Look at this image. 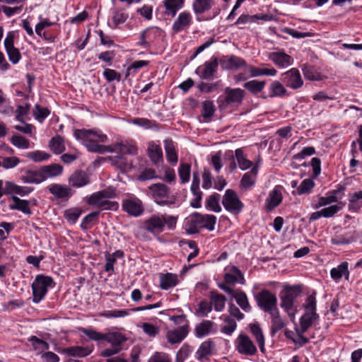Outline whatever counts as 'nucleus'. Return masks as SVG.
<instances>
[{
	"label": "nucleus",
	"mask_w": 362,
	"mask_h": 362,
	"mask_svg": "<svg viewBox=\"0 0 362 362\" xmlns=\"http://www.w3.org/2000/svg\"><path fill=\"white\" fill-rule=\"evenodd\" d=\"M110 194L105 191H100L93 194L88 199V204L98 207L101 210H116L118 208V204L115 202H111L108 199Z\"/></svg>",
	"instance_id": "obj_9"
},
{
	"label": "nucleus",
	"mask_w": 362,
	"mask_h": 362,
	"mask_svg": "<svg viewBox=\"0 0 362 362\" xmlns=\"http://www.w3.org/2000/svg\"><path fill=\"white\" fill-rule=\"evenodd\" d=\"M236 350L245 356H254L257 354V348L252 340L246 334H240L235 340Z\"/></svg>",
	"instance_id": "obj_11"
},
{
	"label": "nucleus",
	"mask_w": 362,
	"mask_h": 362,
	"mask_svg": "<svg viewBox=\"0 0 362 362\" xmlns=\"http://www.w3.org/2000/svg\"><path fill=\"white\" fill-rule=\"evenodd\" d=\"M330 276L336 282H338L343 276L345 277L346 280L349 281V263L347 262H343L337 267L332 268L330 271Z\"/></svg>",
	"instance_id": "obj_23"
},
{
	"label": "nucleus",
	"mask_w": 362,
	"mask_h": 362,
	"mask_svg": "<svg viewBox=\"0 0 362 362\" xmlns=\"http://www.w3.org/2000/svg\"><path fill=\"white\" fill-rule=\"evenodd\" d=\"M209 298L212 308H214L216 312H222L224 310L226 303V298L225 296L213 290L209 291Z\"/></svg>",
	"instance_id": "obj_20"
},
{
	"label": "nucleus",
	"mask_w": 362,
	"mask_h": 362,
	"mask_svg": "<svg viewBox=\"0 0 362 362\" xmlns=\"http://www.w3.org/2000/svg\"><path fill=\"white\" fill-rule=\"evenodd\" d=\"M362 206V191L354 193L350 199L349 209L351 211H358Z\"/></svg>",
	"instance_id": "obj_46"
},
{
	"label": "nucleus",
	"mask_w": 362,
	"mask_h": 362,
	"mask_svg": "<svg viewBox=\"0 0 362 362\" xmlns=\"http://www.w3.org/2000/svg\"><path fill=\"white\" fill-rule=\"evenodd\" d=\"M155 202L160 206H170L175 203L176 198L170 195L169 188L163 183H156L148 187Z\"/></svg>",
	"instance_id": "obj_3"
},
{
	"label": "nucleus",
	"mask_w": 362,
	"mask_h": 362,
	"mask_svg": "<svg viewBox=\"0 0 362 362\" xmlns=\"http://www.w3.org/2000/svg\"><path fill=\"white\" fill-rule=\"evenodd\" d=\"M164 148L168 161L173 164H176L177 162V154L176 153L175 146L173 140L165 139L164 141Z\"/></svg>",
	"instance_id": "obj_33"
},
{
	"label": "nucleus",
	"mask_w": 362,
	"mask_h": 362,
	"mask_svg": "<svg viewBox=\"0 0 362 362\" xmlns=\"http://www.w3.org/2000/svg\"><path fill=\"white\" fill-rule=\"evenodd\" d=\"M281 80L287 86L293 89L299 88L303 84L299 71L295 68H292L288 71L283 73L281 75Z\"/></svg>",
	"instance_id": "obj_13"
},
{
	"label": "nucleus",
	"mask_w": 362,
	"mask_h": 362,
	"mask_svg": "<svg viewBox=\"0 0 362 362\" xmlns=\"http://www.w3.org/2000/svg\"><path fill=\"white\" fill-rule=\"evenodd\" d=\"M214 348V344L207 340L201 344L197 351V358L198 361H202L204 358L212 355Z\"/></svg>",
	"instance_id": "obj_29"
},
{
	"label": "nucleus",
	"mask_w": 362,
	"mask_h": 362,
	"mask_svg": "<svg viewBox=\"0 0 362 362\" xmlns=\"http://www.w3.org/2000/svg\"><path fill=\"white\" fill-rule=\"evenodd\" d=\"M62 352L74 357H86L90 354L92 349L76 346L64 349Z\"/></svg>",
	"instance_id": "obj_31"
},
{
	"label": "nucleus",
	"mask_w": 362,
	"mask_h": 362,
	"mask_svg": "<svg viewBox=\"0 0 362 362\" xmlns=\"http://www.w3.org/2000/svg\"><path fill=\"white\" fill-rule=\"evenodd\" d=\"M250 331L255 336L261 352H264V337L262 329L258 324H250Z\"/></svg>",
	"instance_id": "obj_40"
},
{
	"label": "nucleus",
	"mask_w": 362,
	"mask_h": 362,
	"mask_svg": "<svg viewBox=\"0 0 362 362\" xmlns=\"http://www.w3.org/2000/svg\"><path fill=\"white\" fill-rule=\"evenodd\" d=\"M300 289L297 287L286 288L281 294V307L288 313L291 320L295 317L293 303L296 298L300 295Z\"/></svg>",
	"instance_id": "obj_7"
},
{
	"label": "nucleus",
	"mask_w": 362,
	"mask_h": 362,
	"mask_svg": "<svg viewBox=\"0 0 362 362\" xmlns=\"http://www.w3.org/2000/svg\"><path fill=\"white\" fill-rule=\"evenodd\" d=\"M144 228L146 230L153 233L159 234L164 230L163 218L161 216L153 215L145 221Z\"/></svg>",
	"instance_id": "obj_16"
},
{
	"label": "nucleus",
	"mask_w": 362,
	"mask_h": 362,
	"mask_svg": "<svg viewBox=\"0 0 362 362\" xmlns=\"http://www.w3.org/2000/svg\"><path fill=\"white\" fill-rule=\"evenodd\" d=\"M258 307L264 312L271 313L278 310L277 298L275 294L264 289L255 296Z\"/></svg>",
	"instance_id": "obj_8"
},
{
	"label": "nucleus",
	"mask_w": 362,
	"mask_h": 362,
	"mask_svg": "<svg viewBox=\"0 0 362 362\" xmlns=\"http://www.w3.org/2000/svg\"><path fill=\"white\" fill-rule=\"evenodd\" d=\"M148 154L152 162L156 164L162 160V150L159 146L154 144L153 142L148 144Z\"/></svg>",
	"instance_id": "obj_39"
},
{
	"label": "nucleus",
	"mask_w": 362,
	"mask_h": 362,
	"mask_svg": "<svg viewBox=\"0 0 362 362\" xmlns=\"http://www.w3.org/2000/svg\"><path fill=\"white\" fill-rule=\"evenodd\" d=\"M269 59L279 67H286L293 64L292 57L281 52H271L269 54Z\"/></svg>",
	"instance_id": "obj_22"
},
{
	"label": "nucleus",
	"mask_w": 362,
	"mask_h": 362,
	"mask_svg": "<svg viewBox=\"0 0 362 362\" xmlns=\"http://www.w3.org/2000/svg\"><path fill=\"white\" fill-rule=\"evenodd\" d=\"M108 159L112 165L116 166L117 168L122 170H124L128 165L127 158L123 156L119 155L116 156H111L109 157Z\"/></svg>",
	"instance_id": "obj_58"
},
{
	"label": "nucleus",
	"mask_w": 362,
	"mask_h": 362,
	"mask_svg": "<svg viewBox=\"0 0 362 362\" xmlns=\"http://www.w3.org/2000/svg\"><path fill=\"white\" fill-rule=\"evenodd\" d=\"M222 65L227 69H238L246 64L245 61L237 56L225 57L221 61Z\"/></svg>",
	"instance_id": "obj_26"
},
{
	"label": "nucleus",
	"mask_w": 362,
	"mask_h": 362,
	"mask_svg": "<svg viewBox=\"0 0 362 362\" xmlns=\"http://www.w3.org/2000/svg\"><path fill=\"white\" fill-rule=\"evenodd\" d=\"M89 182V176L83 170H76L69 177V185L74 187H82Z\"/></svg>",
	"instance_id": "obj_19"
},
{
	"label": "nucleus",
	"mask_w": 362,
	"mask_h": 362,
	"mask_svg": "<svg viewBox=\"0 0 362 362\" xmlns=\"http://www.w3.org/2000/svg\"><path fill=\"white\" fill-rule=\"evenodd\" d=\"M255 178L250 173H245L240 180V187L247 189L252 187L255 183Z\"/></svg>",
	"instance_id": "obj_62"
},
{
	"label": "nucleus",
	"mask_w": 362,
	"mask_h": 362,
	"mask_svg": "<svg viewBox=\"0 0 362 362\" xmlns=\"http://www.w3.org/2000/svg\"><path fill=\"white\" fill-rule=\"evenodd\" d=\"M161 218H163V224L164 228L165 225L170 230L174 229L175 228L178 218L177 216L164 214L161 215Z\"/></svg>",
	"instance_id": "obj_64"
},
{
	"label": "nucleus",
	"mask_w": 362,
	"mask_h": 362,
	"mask_svg": "<svg viewBox=\"0 0 362 362\" xmlns=\"http://www.w3.org/2000/svg\"><path fill=\"white\" fill-rule=\"evenodd\" d=\"M214 323L210 320H204L195 327L196 334L198 337H203L208 335L213 327Z\"/></svg>",
	"instance_id": "obj_43"
},
{
	"label": "nucleus",
	"mask_w": 362,
	"mask_h": 362,
	"mask_svg": "<svg viewBox=\"0 0 362 362\" xmlns=\"http://www.w3.org/2000/svg\"><path fill=\"white\" fill-rule=\"evenodd\" d=\"M103 340L110 344L112 346H119L127 341V338L119 332H110L104 334Z\"/></svg>",
	"instance_id": "obj_34"
},
{
	"label": "nucleus",
	"mask_w": 362,
	"mask_h": 362,
	"mask_svg": "<svg viewBox=\"0 0 362 362\" xmlns=\"http://www.w3.org/2000/svg\"><path fill=\"white\" fill-rule=\"evenodd\" d=\"M188 334V325H184L176 329L168 331L166 337L170 344L180 343Z\"/></svg>",
	"instance_id": "obj_15"
},
{
	"label": "nucleus",
	"mask_w": 362,
	"mask_h": 362,
	"mask_svg": "<svg viewBox=\"0 0 362 362\" xmlns=\"http://www.w3.org/2000/svg\"><path fill=\"white\" fill-rule=\"evenodd\" d=\"M339 190H333L332 192V194L328 197H321L318 199V203L314 206L315 209H317L319 207L326 206L333 202H337V194Z\"/></svg>",
	"instance_id": "obj_54"
},
{
	"label": "nucleus",
	"mask_w": 362,
	"mask_h": 362,
	"mask_svg": "<svg viewBox=\"0 0 362 362\" xmlns=\"http://www.w3.org/2000/svg\"><path fill=\"white\" fill-rule=\"evenodd\" d=\"M221 319L223 320L221 332L226 335L230 336L237 327L235 320L230 316L226 315H223Z\"/></svg>",
	"instance_id": "obj_28"
},
{
	"label": "nucleus",
	"mask_w": 362,
	"mask_h": 362,
	"mask_svg": "<svg viewBox=\"0 0 362 362\" xmlns=\"http://www.w3.org/2000/svg\"><path fill=\"white\" fill-rule=\"evenodd\" d=\"M271 317V334L274 335L285 326L284 320L281 317L279 309L269 313Z\"/></svg>",
	"instance_id": "obj_27"
},
{
	"label": "nucleus",
	"mask_w": 362,
	"mask_h": 362,
	"mask_svg": "<svg viewBox=\"0 0 362 362\" xmlns=\"http://www.w3.org/2000/svg\"><path fill=\"white\" fill-rule=\"evenodd\" d=\"M49 147L56 154H59L65 149L64 140L60 136L53 137L49 141Z\"/></svg>",
	"instance_id": "obj_47"
},
{
	"label": "nucleus",
	"mask_w": 362,
	"mask_h": 362,
	"mask_svg": "<svg viewBox=\"0 0 362 362\" xmlns=\"http://www.w3.org/2000/svg\"><path fill=\"white\" fill-rule=\"evenodd\" d=\"M177 284V276L175 274L168 273L160 276V286L162 289L168 290L175 286Z\"/></svg>",
	"instance_id": "obj_38"
},
{
	"label": "nucleus",
	"mask_w": 362,
	"mask_h": 362,
	"mask_svg": "<svg viewBox=\"0 0 362 362\" xmlns=\"http://www.w3.org/2000/svg\"><path fill=\"white\" fill-rule=\"evenodd\" d=\"M216 223V217L210 214H201L194 213L189 216L186 222L185 230L188 234H195L200 231L202 228H206L210 231L214 230V226Z\"/></svg>",
	"instance_id": "obj_2"
},
{
	"label": "nucleus",
	"mask_w": 362,
	"mask_h": 362,
	"mask_svg": "<svg viewBox=\"0 0 362 362\" xmlns=\"http://www.w3.org/2000/svg\"><path fill=\"white\" fill-rule=\"evenodd\" d=\"M11 143L18 148L28 149L30 147V141L25 137L16 134L10 139Z\"/></svg>",
	"instance_id": "obj_49"
},
{
	"label": "nucleus",
	"mask_w": 362,
	"mask_h": 362,
	"mask_svg": "<svg viewBox=\"0 0 362 362\" xmlns=\"http://www.w3.org/2000/svg\"><path fill=\"white\" fill-rule=\"evenodd\" d=\"M81 214V211L80 209L77 208H73L65 211L64 217L68 221L74 223L80 217Z\"/></svg>",
	"instance_id": "obj_59"
},
{
	"label": "nucleus",
	"mask_w": 362,
	"mask_h": 362,
	"mask_svg": "<svg viewBox=\"0 0 362 362\" xmlns=\"http://www.w3.org/2000/svg\"><path fill=\"white\" fill-rule=\"evenodd\" d=\"M49 114L47 108H42L39 105L36 104L35 106L34 115L35 119L40 122H42Z\"/></svg>",
	"instance_id": "obj_63"
},
{
	"label": "nucleus",
	"mask_w": 362,
	"mask_h": 362,
	"mask_svg": "<svg viewBox=\"0 0 362 362\" xmlns=\"http://www.w3.org/2000/svg\"><path fill=\"white\" fill-rule=\"evenodd\" d=\"M282 194L276 188H274L269 195V197L266 200V208L267 211H272L276 206H278L282 202Z\"/></svg>",
	"instance_id": "obj_25"
},
{
	"label": "nucleus",
	"mask_w": 362,
	"mask_h": 362,
	"mask_svg": "<svg viewBox=\"0 0 362 362\" xmlns=\"http://www.w3.org/2000/svg\"><path fill=\"white\" fill-rule=\"evenodd\" d=\"M24 183L40 184L45 181L41 168L38 170H28L21 177Z\"/></svg>",
	"instance_id": "obj_21"
},
{
	"label": "nucleus",
	"mask_w": 362,
	"mask_h": 362,
	"mask_svg": "<svg viewBox=\"0 0 362 362\" xmlns=\"http://www.w3.org/2000/svg\"><path fill=\"white\" fill-rule=\"evenodd\" d=\"M191 165L189 163H182L180 165L178 173L182 183H186L189 181L190 177Z\"/></svg>",
	"instance_id": "obj_53"
},
{
	"label": "nucleus",
	"mask_w": 362,
	"mask_h": 362,
	"mask_svg": "<svg viewBox=\"0 0 362 362\" xmlns=\"http://www.w3.org/2000/svg\"><path fill=\"white\" fill-rule=\"evenodd\" d=\"M30 341L32 342L34 349L38 351L39 354H42L44 351L48 350L49 348V344L46 341L35 336H32L30 339Z\"/></svg>",
	"instance_id": "obj_50"
},
{
	"label": "nucleus",
	"mask_w": 362,
	"mask_h": 362,
	"mask_svg": "<svg viewBox=\"0 0 362 362\" xmlns=\"http://www.w3.org/2000/svg\"><path fill=\"white\" fill-rule=\"evenodd\" d=\"M303 72L305 78L310 81H320L322 78L321 74L313 66L304 65Z\"/></svg>",
	"instance_id": "obj_45"
},
{
	"label": "nucleus",
	"mask_w": 362,
	"mask_h": 362,
	"mask_svg": "<svg viewBox=\"0 0 362 362\" xmlns=\"http://www.w3.org/2000/svg\"><path fill=\"white\" fill-rule=\"evenodd\" d=\"M53 279L42 274L37 275L32 284L33 301L39 303L47 294L48 288L52 286Z\"/></svg>",
	"instance_id": "obj_4"
},
{
	"label": "nucleus",
	"mask_w": 362,
	"mask_h": 362,
	"mask_svg": "<svg viewBox=\"0 0 362 362\" xmlns=\"http://www.w3.org/2000/svg\"><path fill=\"white\" fill-rule=\"evenodd\" d=\"M217 67V59L214 57L210 62H206L204 64V68L202 70L201 77L204 79L209 78L216 71Z\"/></svg>",
	"instance_id": "obj_37"
},
{
	"label": "nucleus",
	"mask_w": 362,
	"mask_h": 362,
	"mask_svg": "<svg viewBox=\"0 0 362 362\" xmlns=\"http://www.w3.org/2000/svg\"><path fill=\"white\" fill-rule=\"evenodd\" d=\"M270 89H271L270 97L282 96V95H284L286 92V90L284 87V86L279 81H274L270 85Z\"/></svg>",
	"instance_id": "obj_57"
},
{
	"label": "nucleus",
	"mask_w": 362,
	"mask_h": 362,
	"mask_svg": "<svg viewBox=\"0 0 362 362\" xmlns=\"http://www.w3.org/2000/svg\"><path fill=\"white\" fill-rule=\"evenodd\" d=\"M220 195L214 193L210 195L206 201V208L210 211L218 213L221 211V207L219 204Z\"/></svg>",
	"instance_id": "obj_42"
},
{
	"label": "nucleus",
	"mask_w": 362,
	"mask_h": 362,
	"mask_svg": "<svg viewBox=\"0 0 362 362\" xmlns=\"http://www.w3.org/2000/svg\"><path fill=\"white\" fill-rule=\"evenodd\" d=\"M141 327L143 331L150 337H155L160 332L158 327L148 322H144Z\"/></svg>",
	"instance_id": "obj_60"
},
{
	"label": "nucleus",
	"mask_w": 362,
	"mask_h": 362,
	"mask_svg": "<svg viewBox=\"0 0 362 362\" xmlns=\"http://www.w3.org/2000/svg\"><path fill=\"white\" fill-rule=\"evenodd\" d=\"M191 191L194 197L191 201V206L196 209L201 207L202 192L199 189V177L196 173L193 174Z\"/></svg>",
	"instance_id": "obj_18"
},
{
	"label": "nucleus",
	"mask_w": 362,
	"mask_h": 362,
	"mask_svg": "<svg viewBox=\"0 0 362 362\" xmlns=\"http://www.w3.org/2000/svg\"><path fill=\"white\" fill-rule=\"evenodd\" d=\"M222 204L226 211L235 215L240 214L244 206L237 193L230 189H228L225 192Z\"/></svg>",
	"instance_id": "obj_10"
},
{
	"label": "nucleus",
	"mask_w": 362,
	"mask_h": 362,
	"mask_svg": "<svg viewBox=\"0 0 362 362\" xmlns=\"http://www.w3.org/2000/svg\"><path fill=\"white\" fill-rule=\"evenodd\" d=\"M184 1L185 0H165L163 5L165 8V14L175 16L177 12L182 8Z\"/></svg>",
	"instance_id": "obj_30"
},
{
	"label": "nucleus",
	"mask_w": 362,
	"mask_h": 362,
	"mask_svg": "<svg viewBox=\"0 0 362 362\" xmlns=\"http://www.w3.org/2000/svg\"><path fill=\"white\" fill-rule=\"evenodd\" d=\"M11 199L13 203L9 206L11 209L21 211L25 214H31L29 202L28 200L21 199L16 196H13Z\"/></svg>",
	"instance_id": "obj_32"
},
{
	"label": "nucleus",
	"mask_w": 362,
	"mask_h": 362,
	"mask_svg": "<svg viewBox=\"0 0 362 362\" xmlns=\"http://www.w3.org/2000/svg\"><path fill=\"white\" fill-rule=\"evenodd\" d=\"M74 137L81 141L87 148L88 151L93 153H118L120 156L124 155H136L138 149L134 144L130 143H115L110 146L100 145L99 143H104L107 137L100 131L93 129H75L74 131Z\"/></svg>",
	"instance_id": "obj_1"
},
{
	"label": "nucleus",
	"mask_w": 362,
	"mask_h": 362,
	"mask_svg": "<svg viewBox=\"0 0 362 362\" xmlns=\"http://www.w3.org/2000/svg\"><path fill=\"white\" fill-rule=\"evenodd\" d=\"M265 84L264 81L252 80L245 83L243 86L252 94H257L264 89Z\"/></svg>",
	"instance_id": "obj_44"
},
{
	"label": "nucleus",
	"mask_w": 362,
	"mask_h": 362,
	"mask_svg": "<svg viewBox=\"0 0 362 362\" xmlns=\"http://www.w3.org/2000/svg\"><path fill=\"white\" fill-rule=\"evenodd\" d=\"M42 175L45 176V180L47 178L57 177L62 174L63 167L59 164H51L41 168Z\"/></svg>",
	"instance_id": "obj_35"
},
{
	"label": "nucleus",
	"mask_w": 362,
	"mask_h": 362,
	"mask_svg": "<svg viewBox=\"0 0 362 362\" xmlns=\"http://www.w3.org/2000/svg\"><path fill=\"white\" fill-rule=\"evenodd\" d=\"M236 300L237 304L245 311V312H250L251 311V306L249 303L247 296L246 293L241 291V290H237L233 293V296Z\"/></svg>",
	"instance_id": "obj_36"
},
{
	"label": "nucleus",
	"mask_w": 362,
	"mask_h": 362,
	"mask_svg": "<svg viewBox=\"0 0 362 362\" xmlns=\"http://www.w3.org/2000/svg\"><path fill=\"white\" fill-rule=\"evenodd\" d=\"M224 280L227 284H235L237 282L241 284H245V279L242 272L235 266L231 267L229 272L225 274Z\"/></svg>",
	"instance_id": "obj_24"
},
{
	"label": "nucleus",
	"mask_w": 362,
	"mask_h": 362,
	"mask_svg": "<svg viewBox=\"0 0 362 362\" xmlns=\"http://www.w3.org/2000/svg\"><path fill=\"white\" fill-rule=\"evenodd\" d=\"M235 155L241 170H245L252 166V163L245 157L241 148L236 149Z\"/></svg>",
	"instance_id": "obj_48"
},
{
	"label": "nucleus",
	"mask_w": 362,
	"mask_h": 362,
	"mask_svg": "<svg viewBox=\"0 0 362 362\" xmlns=\"http://www.w3.org/2000/svg\"><path fill=\"white\" fill-rule=\"evenodd\" d=\"M315 183L311 179H305L297 188L298 194H308L314 187Z\"/></svg>",
	"instance_id": "obj_56"
},
{
	"label": "nucleus",
	"mask_w": 362,
	"mask_h": 362,
	"mask_svg": "<svg viewBox=\"0 0 362 362\" xmlns=\"http://www.w3.org/2000/svg\"><path fill=\"white\" fill-rule=\"evenodd\" d=\"M122 206L125 212L135 217L139 216L144 211L141 201L136 197L124 199Z\"/></svg>",
	"instance_id": "obj_14"
},
{
	"label": "nucleus",
	"mask_w": 362,
	"mask_h": 362,
	"mask_svg": "<svg viewBox=\"0 0 362 362\" xmlns=\"http://www.w3.org/2000/svg\"><path fill=\"white\" fill-rule=\"evenodd\" d=\"M250 74L253 77L260 76H274L276 74L277 71L274 69H264V68H256L252 67L250 70Z\"/></svg>",
	"instance_id": "obj_51"
},
{
	"label": "nucleus",
	"mask_w": 362,
	"mask_h": 362,
	"mask_svg": "<svg viewBox=\"0 0 362 362\" xmlns=\"http://www.w3.org/2000/svg\"><path fill=\"white\" fill-rule=\"evenodd\" d=\"M215 107L212 101L205 100L202 103V117L210 119L214 114Z\"/></svg>",
	"instance_id": "obj_55"
},
{
	"label": "nucleus",
	"mask_w": 362,
	"mask_h": 362,
	"mask_svg": "<svg viewBox=\"0 0 362 362\" xmlns=\"http://www.w3.org/2000/svg\"><path fill=\"white\" fill-rule=\"evenodd\" d=\"M192 21V17L189 12H181L173 24L172 29L175 33H178L189 26Z\"/></svg>",
	"instance_id": "obj_17"
},
{
	"label": "nucleus",
	"mask_w": 362,
	"mask_h": 362,
	"mask_svg": "<svg viewBox=\"0 0 362 362\" xmlns=\"http://www.w3.org/2000/svg\"><path fill=\"white\" fill-rule=\"evenodd\" d=\"M305 313L300 319V329L301 333H305L318 318L316 313V300L313 295L307 298L305 305Z\"/></svg>",
	"instance_id": "obj_6"
},
{
	"label": "nucleus",
	"mask_w": 362,
	"mask_h": 362,
	"mask_svg": "<svg viewBox=\"0 0 362 362\" xmlns=\"http://www.w3.org/2000/svg\"><path fill=\"white\" fill-rule=\"evenodd\" d=\"M213 5V0H194L192 8L196 14L209 11Z\"/></svg>",
	"instance_id": "obj_41"
},
{
	"label": "nucleus",
	"mask_w": 362,
	"mask_h": 362,
	"mask_svg": "<svg viewBox=\"0 0 362 362\" xmlns=\"http://www.w3.org/2000/svg\"><path fill=\"white\" fill-rule=\"evenodd\" d=\"M244 96V90L241 88H226L225 95H221L217 100L218 107L223 110L231 105H239L242 103Z\"/></svg>",
	"instance_id": "obj_5"
},
{
	"label": "nucleus",
	"mask_w": 362,
	"mask_h": 362,
	"mask_svg": "<svg viewBox=\"0 0 362 362\" xmlns=\"http://www.w3.org/2000/svg\"><path fill=\"white\" fill-rule=\"evenodd\" d=\"M81 332L91 340H93V341L103 340L104 334L98 332L95 329L82 328Z\"/></svg>",
	"instance_id": "obj_61"
},
{
	"label": "nucleus",
	"mask_w": 362,
	"mask_h": 362,
	"mask_svg": "<svg viewBox=\"0 0 362 362\" xmlns=\"http://www.w3.org/2000/svg\"><path fill=\"white\" fill-rule=\"evenodd\" d=\"M26 157L35 162H42L50 158V155L45 151H35L26 154Z\"/></svg>",
	"instance_id": "obj_52"
},
{
	"label": "nucleus",
	"mask_w": 362,
	"mask_h": 362,
	"mask_svg": "<svg viewBox=\"0 0 362 362\" xmlns=\"http://www.w3.org/2000/svg\"><path fill=\"white\" fill-rule=\"evenodd\" d=\"M47 189L54 196L55 200L66 202L74 194L73 190L70 187L61 184H51L47 186Z\"/></svg>",
	"instance_id": "obj_12"
}]
</instances>
